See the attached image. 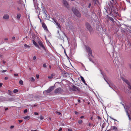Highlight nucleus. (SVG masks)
I'll return each mask as SVG.
<instances>
[{"label": "nucleus", "instance_id": "obj_1", "mask_svg": "<svg viewBox=\"0 0 131 131\" xmlns=\"http://www.w3.org/2000/svg\"><path fill=\"white\" fill-rule=\"evenodd\" d=\"M72 10L75 16L79 18L81 17V15L80 12L76 8H74V7H72Z\"/></svg>", "mask_w": 131, "mask_h": 131}, {"label": "nucleus", "instance_id": "obj_2", "mask_svg": "<svg viewBox=\"0 0 131 131\" xmlns=\"http://www.w3.org/2000/svg\"><path fill=\"white\" fill-rule=\"evenodd\" d=\"M86 28L89 31L90 33L93 32V30L90 24L88 22H86L85 24Z\"/></svg>", "mask_w": 131, "mask_h": 131}, {"label": "nucleus", "instance_id": "obj_3", "mask_svg": "<svg viewBox=\"0 0 131 131\" xmlns=\"http://www.w3.org/2000/svg\"><path fill=\"white\" fill-rule=\"evenodd\" d=\"M70 90H72L75 91H78L80 92V89L78 87L74 85H73L72 87L70 88Z\"/></svg>", "mask_w": 131, "mask_h": 131}, {"label": "nucleus", "instance_id": "obj_4", "mask_svg": "<svg viewBox=\"0 0 131 131\" xmlns=\"http://www.w3.org/2000/svg\"><path fill=\"white\" fill-rule=\"evenodd\" d=\"M63 92V90L61 88L59 87L57 88L54 91V93L55 94H57V93L61 94Z\"/></svg>", "mask_w": 131, "mask_h": 131}, {"label": "nucleus", "instance_id": "obj_5", "mask_svg": "<svg viewBox=\"0 0 131 131\" xmlns=\"http://www.w3.org/2000/svg\"><path fill=\"white\" fill-rule=\"evenodd\" d=\"M55 86V85H54L53 86H50L49 88L47 90L44 91L43 93H44V92H46L47 93H49L54 89Z\"/></svg>", "mask_w": 131, "mask_h": 131}, {"label": "nucleus", "instance_id": "obj_6", "mask_svg": "<svg viewBox=\"0 0 131 131\" xmlns=\"http://www.w3.org/2000/svg\"><path fill=\"white\" fill-rule=\"evenodd\" d=\"M38 43L39 45L40 46V47L42 48L45 51H46V49L45 46L43 45L42 42L40 40H39L38 41Z\"/></svg>", "mask_w": 131, "mask_h": 131}, {"label": "nucleus", "instance_id": "obj_7", "mask_svg": "<svg viewBox=\"0 0 131 131\" xmlns=\"http://www.w3.org/2000/svg\"><path fill=\"white\" fill-rule=\"evenodd\" d=\"M121 78L124 82L128 85V87H129V86H131L130 82L127 80L123 77H122Z\"/></svg>", "mask_w": 131, "mask_h": 131}, {"label": "nucleus", "instance_id": "obj_8", "mask_svg": "<svg viewBox=\"0 0 131 131\" xmlns=\"http://www.w3.org/2000/svg\"><path fill=\"white\" fill-rule=\"evenodd\" d=\"M63 3L64 6L68 9L69 8V5L68 2L65 0H63Z\"/></svg>", "mask_w": 131, "mask_h": 131}, {"label": "nucleus", "instance_id": "obj_9", "mask_svg": "<svg viewBox=\"0 0 131 131\" xmlns=\"http://www.w3.org/2000/svg\"><path fill=\"white\" fill-rule=\"evenodd\" d=\"M42 26L43 27V28H44V29L45 30H46L47 31V32H49V31L48 30V29L47 26H46V25L45 24V23H42Z\"/></svg>", "mask_w": 131, "mask_h": 131}, {"label": "nucleus", "instance_id": "obj_10", "mask_svg": "<svg viewBox=\"0 0 131 131\" xmlns=\"http://www.w3.org/2000/svg\"><path fill=\"white\" fill-rule=\"evenodd\" d=\"M111 129L112 131H118L117 127L115 126H112Z\"/></svg>", "mask_w": 131, "mask_h": 131}, {"label": "nucleus", "instance_id": "obj_11", "mask_svg": "<svg viewBox=\"0 0 131 131\" xmlns=\"http://www.w3.org/2000/svg\"><path fill=\"white\" fill-rule=\"evenodd\" d=\"M53 19V21H54L56 23V24L58 26V27L60 29H61V26L58 23L57 20L54 19V18Z\"/></svg>", "mask_w": 131, "mask_h": 131}, {"label": "nucleus", "instance_id": "obj_12", "mask_svg": "<svg viewBox=\"0 0 131 131\" xmlns=\"http://www.w3.org/2000/svg\"><path fill=\"white\" fill-rule=\"evenodd\" d=\"M112 7L113 9L114 13L116 14H118V13L116 11V10L117 11V9L116 7H114L113 6H112Z\"/></svg>", "mask_w": 131, "mask_h": 131}, {"label": "nucleus", "instance_id": "obj_13", "mask_svg": "<svg viewBox=\"0 0 131 131\" xmlns=\"http://www.w3.org/2000/svg\"><path fill=\"white\" fill-rule=\"evenodd\" d=\"M104 79L106 81V82L109 85L110 83L109 82H110L111 81L110 80H107V77H104Z\"/></svg>", "mask_w": 131, "mask_h": 131}, {"label": "nucleus", "instance_id": "obj_14", "mask_svg": "<svg viewBox=\"0 0 131 131\" xmlns=\"http://www.w3.org/2000/svg\"><path fill=\"white\" fill-rule=\"evenodd\" d=\"M109 85V86L112 89H113V88H115L116 87L113 83H111V82H110Z\"/></svg>", "mask_w": 131, "mask_h": 131}, {"label": "nucleus", "instance_id": "obj_15", "mask_svg": "<svg viewBox=\"0 0 131 131\" xmlns=\"http://www.w3.org/2000/svg\"><path fill=\"white\" fill-rule=\"evenodd\" d=\"M86 49L87 52H88L92 51L91 49L89 47H86Z\"/></svg>", "mask_w": 131, "mask_h": 131}, {"label": "nucleus", "instance_id": "obj_16", "mask_svg": "<svg viewBox=\"0 0 131 131\" xmlns=\"http://www.w3.org/2000/svg\"><path fill=\"white\" fill-rule=\"evenodd\" d=\"M34 6L36 9H37V6H38V4L36 2V0H34Z\"/></svg>", "mask_w": 131, "mask_h": 131}, {"label": "nucleus", "instance_id": "obj_17", "mask_svg": "<svg viewBox=\"0 0 131 131\" xmlns=\"http://www.w3.org/2000/svg\"><path fill=\"white\" fill-rule=\"evenodd\" d=\"M80 78L82 81L86 85H87V84L85 82L84 80V78L82 76L80 77Z\"/></svg>", "mask_w": 131, "mask_h": 131}, {"label": "nucleus", "instance_id": "obj_18", "mask_svg": "<svg viewBox=\"0 0 131 131\" xmlns=\"http://www.w3.org/2000/svg\"><path fill=\"white\" fill-rule=\"evenodd\" d=\"M3 18L4 19H8L9 18V16L8 14L4 15Z\"/></svg>", "mask_w": 131, "mask_h": 131}, {"label": "nucleus", "instance_id": "obj_19", "mask_svg": "<svg viewBox=\"0 0 131 131\" xmlns=\"http://www.w3.org/2000/svg\"><path fill=\"white\" fill-rule=\"evenodd\" d=\"M42 11H43V14H45L46 15H47V14L46 13L45 11H46V10L45 9V7H43L42 6Z\"/></svg>", "mask_w": 131, "mask_h": 131}, {"label": "nucleus", "instance_id": "obj_20", "mask_svg": "<svg viewBox=\"0 0 131 131\" xmlns=\"http://www.w3.org/2000/svg\"><path fill=\"white\" fill-rule=\"evenodd\" d=\"M100 71L101 72V74L103 75V78L104 77H106V74L104 73V72L101 69H100Z\"/></svg>", "mask_w": 131, "mask_h": 131}, {"label": "nucleus", "instance_id": "obj_21", "mask_svg": "<svg viewBox=\"0 0 131 131\" xmlns=\"http://www.w3.org/2000/svg\"><path fill=\"white\" fill-rule=\"evenodd\" d=\"M108 18L109 20H110L112 21L113 23H114V22H115L114 20L113 19L112 17H108Z\"/></svg>", "mask_w": 131, "mask_h": 131}, {"label": "nucleus", "instance_id": "obj_22", "mask_svg": "<svg viewBox=\"0 0 131 131\" xmlns=\"http://www.w3.org/2000/svg\"><path fill=\"white\" fill-rule=\"evenodd\" d=\"M128 110H126L125 111H126V113H127V114L128 116V117L129 119L130 120H131V118H130V116L129 114V113H128Z\"/></svg>", "mask_w": 131, "mask_h": 131}, {"label": "nucleus", "instance_id": "obj_23", "mask_svg": "<svg viewBox=\"0 0 131 131\" xmlns=\"http://www.w3.org/2000/svg\"><path fill=\"white\" fill-rule=\"evenodd\" d=\"M124 107V108L125 109V111L127 110H129V107L127 105H125Z\"/></svg>", "mask_w": 131, "mask_h": 131}, {"label": "nucleus", "instance_id": "obj_24", "mask_svg": "<svg viewBox=\"0 0 131 131\" xmlns=\"http://www.w3.org/2000/svg\"><path fill=\"white\" fill-rule=\"evenodd\" d=\"M30 117L28 115L24 117H23V118L25 119H30Z\"/></svg>", "mask_w": 131, "mask_h": 131}, {"label": "nucleus", "instance_id": "obj_25", "mask_svg": "<svg viewBox=\"0 0 131 131\" xmlns=\"http://www.w3.org/2000/svg\"><path fill=\"white\" fill-rule=\"evenodd\" d=\"M21 16V15L19 13L18 14L17 16V18L18 19H20V18Z\"/></svg>", "mask_w": 131, "mask_h": 131}, {"label": "nucleus", "instance_id": "obj_26", "mask_svg": "<svg viewBox=\"0 0 131 131\" xmlns=\"http://www.w3.org/2000/svg\"><path fill=\"white\" fill-rule=\"evenodd\" d=\"M14 99L13 98H10L8 99L7 100V101H14Z\"/></svg>", "mask_w": 131, "mask_h": 131}, {"label": "nucleus", "instance_id": "obj_27", "mask_svg": "<svg viewBox=\"0 0 131 131\" xmlns=\"http://www.w3.org/2000/svg\"><path fill=\"white\" fill-rule=\"evenodd\" d=\"M62 32L64 36L67 38V39L68 41L69 38L66 35V34L63 31H62Z\"/></svg>", "mask_w": 131, "mask_h": 131}, {"label": "nucleus", "instance_id": "obj_28", "mask_svg": "<svg viewBox=\"0 0 131 131\" xmlns=\"http://www.w3.org/2000/svg\"><path fill=\"white\" fill-rule=\"evenodd\" d=\"M62 32L64 36L67 38V39L68 41L69 38L66 35V34L63 31H62Z\"/></svg>", "mask_w": 131, "mask_h": 131}, {"label": "nucleus", "instance_id": "obj_29", "mask_svg": "<svg viewBox=\"0 0 131 131\" xmlns=\"http://www.w3.org/2000/svg\"><path fill=\"white\" fill-rule=\"evenodd\" d=\"M19 83L21 85H23V82L21 80H19Z\"/></svg>", "mask_w": 131, "mask_h": 131}, {"label": "nucleus", "instance_id": "obj_30", "mask_svg": "<svg viewBox=\"0 0 131 131\" xmlns=\"http://www.w3.org/2000/svg\"><path fill=\"white\" fill-rule=\"evenodd\" d=\"M34 45L36 47L38 48L39 49H40V47L39 46V45H38V44L36 43Z\"/></svg>", "mask_w": 131, "mask_h": 131}, {"label": "nucleus", "instance_id": "obj_31", "mask_svg": "<svg viewBox=\"0 0 131 131\" xmlns=\"http://www.w3.org/2000/svg\"><path fill=\"white\" fill-rule=\"evenodd\" d=\"M36 36L34 34H32V39H34L36 38Z\"/></svg>", "mask_w": 131, "mask_h": 131}, {"label": "nucleus", "instance_id": "obj_32", "mask_svg": "<svg viewBox=\"0 0 131 131\" xmlns=\"http://www.w3.org/2000/svg\"><path fill=\"white\" fill-rule=\"evenodd\" d=\"M30 80L31 82H33L35 80L34 78L32 77H31L30 78Z\"/></svg>", "mask_w": 131, "mask_h": 131}, {"label": "nucleus", "instance_id": "obj_33", "mask_svg": "<svg viewBox=\"0 0 131 131\" xmlns=\"http://www.w3.org/2000/svg\"><path fill=\"white\" fill-rule=\"evenodd\" d=\"M89 59L90 61H92L94 63H95L93 61L92 59L90 57V56H89Z\"/></svg>", "mask_w": 131, "mask_h": 131}, {"label": "nucleus", "instance_id": "obj_34", "mask_svg": "<svg viewBox=\"0 0 131 131\" xmlns=\"http://www.w3.org/2000/svg\"><path fill=\"white\" fill-rule=\"evenodd\" d=\"M8 94L10 95H12V92L10 90H8Z\"/></svg>", "mask_w": 131, "mask_h": 131}, {"label": "nucleus", "instance_id": "obj_35", "mask_svg": "<svg viewBox=\"0 0 131 131\" xmlns=\"http://www.w3.org/2000/svg\"><path fill=\"white\" fill-rule=\"evenodd\" d=\"M13 92L14 93H17V92H18V90L17 89H15L14 90Z\"/></svg>", "mask_w": 131, "mask_h": 131}, {"label": "nucleus", "instance_id": "obj_36", "mask_svg": "<svg viewBox=\"0 0 131 131\" xmlns=\"http://www.w3.org/2000/svg\"><path fill=\"white\" fill-rule=\"evenodd\" d=\"M24 46L26 48H29L30 47V46H29L27 45L26 44H25Z\"/></svg>", "mask_w": 131, "mask_h": 131}, {"label": "nucleus", "instance_id": "obj_37", "mask_svg": "<svg viewBox=\"0 0 131 131\" xmlns=\"http://www.w3.org/2000/svg\"><path fill=\"white\" fill-rule=\"evenodd\" d=\"M105 125H106V123H105V122H104V123L103 124L102 126V128H103L104 127H105Z\"/></svg>", "mask_w": 131, "mask_h": 131}, {"label": "nucleus", "instance_id": "obj_38", "mask_svg": "<svg viewBox=\"0 0 131 131\" xmlns=\"http://www.w3.org/2000/svg\"><path fill=\"white\" fill-rule=\"evenodd\" d=\"M82 122V121L81 120H79L78 121V123L79 124H81Z\"/></svg>", "mask_w": 131, "mask_h": 131}, {"label": "nucleus", "instance_id": "obj_39", "mask_svg": "<svg viewBox=\"0 0 131 131\" xmlns=\"http://www.w3.org/2000/svg\"><path fill=\"white\" fill-rule=\"evenodd\" d=\"M55 112L57 114L59 115H60L61 114L60 112H58L57 111H56Z\"/></svg>", "mask_w": 131, "mask_h": 131}, {"label": "nucleus", "instance_id": "obj_40", "mask_svg": "<svg viewBox=\"0 0 131 131\" xmlns=\"http://www.w3.org/2000/svg\"><path fill=\"white\" fill-rule=\"evenodd\" d=\"M64 53H65V54L66 55V56H67V58H68V59L69 60V57L67 56V54H66V51H65V49H64Z\"/></svg>", "mask_w": 131, "mask_h": 131}, {"label": "nucleus", "instance_id": "obj_41", "mask_svg": "<svg viewBox=\"0 0 131 131\" xmlns=\"http://www.w3.org/2000/svg\"><path fill=\"white\" fill-rule=\"evenodd\" d=\"M92 51L88 52V55L89 56H91V55H92Z\"/></svg>", "mask_w": 131, "mask_h": 131}, {"label": "nucleus", "instance_id": "obj_42", "mask_svg": "<svg viewBox=\"0 0 131 131\" xmlns=\"http://www.w3.org/2000/svg\"><path fill=\"white\" fill-rule=\"evenodd\" d=\"M32 43L34 45H35V44L36 43L35 40H32Z\"/></svg>", "mask_w": 131, "mask_h": 131}, {"label": "nucleus", "instance_id": "obj_43", "mask_svg": "<svg viewBox=\"0 0 131 131\" xmlns=\"http://www.w3.org/2000/svg\"><path fill=\"white\" fill-rule=\"evenodd\" d=\"M44 118V117L43 116L41 115L40 116V119L41 120H42Z\"/></svg>", "mask_w": 131, "mask_h": 131}, {"label": "nucleus", "instance_id": "obj_44", "mask_svg": "<svg viewBox=\"0 0 131 131\" xmlns=\"http://www.w3.org/2000/svg\"><path fill=\"white\" fill-rule=\"evenodd\" d=\"M43 66L44 68H46L47 66L46 64V63L44 64H43Z\"/></svg>", "mask_w": 131, "mask_h": 131}, {"label": "nucleus", "instance_id": "obj_45", "mask_svg": "<svg viewBox=\"0 0 131 131\" xmlns=\"http://www.w3.org/2000/svg\"><path fill=\"white\" fill-rule=\"evenodd\" d=\"M110 118L111 119H112V120H113L114 121H117L116 120L114 119V118H112V117H111V116H110Z\"/></svg>", "mask_w": 131, "mask_h": 131}, {"label": "nucleus", "instance_id": "obj_46", "mask_svg": "<svg viewBox=\"0 0 131 131\" xmlns=\"http://www.w3.org/2000/svg\"><path fill=\"white\" fill-rule=\"evenodd\" d=\"M48 78L49 79H51L52 78V77L51 76H48Z\"/></svg>", "mask_w": 131, "mask_h": 131}, {"label": "nucleus", "instance_id": "obj_47", "mask_svg": "<svg viewBox=\"0 0 131 131\" xmlns=\"http://www.w3.org/2000/svg\"><path fill=\"white\" fill-rule=\"evenodd\" d=\"M27 112V109H25L24 111V113H26Z\"/></svg>", "mask_w": 131, "mask_h": 131}, {"label": "nucleus", "instance_id": "obj_48", "mask_svg": "<svg viewBox=\"0 0 131 131\" xmlns=\"http://www.w3.org/2000/svg\"><path fill=\"white\" fill-rule=\"evenodd\" d=\"M36 78L37 79H38L39 78V75L38 74H36Z\"/></svg>", "mask_w": 131, "mask_h": 131}, {"label": "nucleus", "instance_id": "obj_49", "mask_svg": "<svg viewBox=\"0 0 131 131\" xmlns=\"http://www.w3.org/2000/svg\"><path fill=\"white\" fill-rule=\"evenodd\" d=\"M126 49V50H127V49L128 50V51H127V52H128V51H129L130 50V48H127H127Z\"/></svg>", "mask_w": 131, "mask_h": 131}, {"label": "nucleus", "instance_id": "obj_50", "mask_svg": "<svg viewBox=\"0 0 131 131\" xmlns=\"http://www.w3.org/2000/svg\"><path fill=\"white\" fill-rule=\"evenodd\" d=\"M35 97L36 99L39 98V97L38 96H35Z\"/></svg>", "mask_w": 131, "mask_h": 131}, {"label": "nucleus", "instance_id": "obj_51", "mask_svg": "<svg viewBox=\"0 0 131 131\" xmlns=\"http://www.w3.org/2000/svg\"><path fill=\"white\" fill-rule=\"evenodd\" d=\"M34 114L36 115H37L38 114V113L36 112H35L34 113Z\"/></svg>", "mask_w": 131, "mask_h": 131}, {"label": "nucleus", "instance_id": "obj_52", "mask_svg": "<svg viewBox=\"0 0 131 131\" xmlns=\"http://www.w3.org/2000/svg\"><path fill=\"white\" fill-rule=\"evenodd\" d=\"M63 74H67V72H66V71H64L63 72Z\"/></svg>", "mask_w": 131, "mask_h": 131}, {"label": "nucleus", "instance_id": "obj_53", "mask_svg": "<svg viewBox=\"0 0 131 131\" xmlns=\"http://www.w3.org/2000/svg\"><path fill=\"white\" fill-rule=\"evenodd\" d=\"M8 79V77H6L4 79L5 80H6Z\"/></svg>", "mask_w": 131, "mask_h": 131}, {"label": "nucleus", "instance_id": "obj_54", "mask_svg": "<svg viewBox=\"0 0 131 131\" xmlns=\"http://www.w3.org/2000/svg\"><path fill=\"white\" fill-rule=\"evenodd\" d=\"M97 118L98 119H101V118L100 116H97Z\"/></svg>", "mask_w": 131, "mask_h": 131}, {"label": "nucleus", "instance_id": "obj_55", "mask_svg": "<svg viewBox=\"0 0 131 131\" xmlns=\"http://www.w3.org/2000/svg\"><path fill=\"white\" fill-rule=\"evenodd\" d=\"M72 130V129L71 128H69L68 129V131H71Z\"/></svg>", "mask_w": 131, "mask_h": 131}, {"label": "nucleus", "instance_id": "obj_56", "mask_svg": "<svg viewBox=\"0 0 131 131\" xmlns=\"http://www.w3.org/2000/svg\"><path fill=\"white\" fill-rule=\"evenodd\" d=\"M36 58V57L35 56H34L33 57V59L35 60Z\"/></svg>", "mask_w": 131, "mask_h": 131}, {"label": "nucleus", "instance_id": "obj_57", "mask_svg": "<svg viewBox=\"0 0 131 131\" xmlns=\"http://www.w3.org/2000/svg\"><path fill=\"white\" fill-rule=\"evenodd\" d=\"M23 120H18V121L19 122V123H21L22 122H23Z\"/></svg>", "mask_w": 131, "mask_h": 131}, {"label": "nucleus", "instance_id": "obj_58", "mask_svg": "<svg viewBox=\"0 0 131 131\" xmlns=\"http://www.w3.org/2000/svg\"><path fill=\"white\" fill-rule=\"evenodd\" d=\"M37 9H37V10H39L40 8H39V7H38V6H37Z\"/></svg>", "mask_w": 131, "mask_h": 131}, {"label": "nucleus", "instance_id": "obj_59", "mask_svg": "<svg viewBox=\"0 0 131 131\" xmlns=\"http://www.w3.org/2000/svg\"><path fill=\"white\" fill-rule=\"evenodd\" d=\"M75 113L76 114H79L78 112H77L76 111H75Z\"/></svg>", "mask_w": 131, "mask_h": 131}, {"label": "nucleus", "instance_id": "obj_60", "mask_svg": "<svg viewBox=\"0 0 131 131\" xmlns=\"http://www.w3.org/2000/svg\"><path fill=\"white\" fill-rule=\"evenodd\" d=\"M91 4L90 3L89 4V5H88V7L89 8H90L91 7Z\"/></svg>", "mask_w": 131, "mask_h": 131}, {"label": "nucleus", "instance_id": "obj_61", "mask_svg": "<svg viewBox=\"0 0 131 131\" xmlns=\"http://www.w3.org/2000/svg\"><path fill=\"white\" fill-rule=\"evenodd\" d=\"M14 127V126H10V129H12Z\"/></svg>", "mask_w": 131, "mask_h": 131}, {"label": "nucleus", "instance_id": "obj_62", "mask_svg": "<svg viewBox=\"0 0 131 131\" xmlns=\"http://www.w3.org/2000/svg\"><path fill=\"white\" fill-rule=\"evenodd\" d=\"M14 75L15 76H17L18 75L17 74H14Z\"/></svg>", "mask_w": 131, "mask_h": 131}, {"label": "nucleus", "instance_id": "obj_63", "mask_svg": "<svg viewBox=\"0 0 131 131\" xmlns=\"http://www.w3.org/2000/svg\"><path fill=\"white\" fill-rule=\"evenodd\" d=\"M54 75L53 73H52L51 74V76H52V77H53L54 76Z\"/></svg>", "mask_w": 131, "mask_h": 131}, {"label": "nucleus", "instance_id": "obj_64", "mask_svg": "<svg viewBox=\"0 0 131 131\" xmlns=\"http://www.w3.org/2000/svg\"><path fill=\"white\" fill-rule=\"evenodd\" d=\"M129 67L131 69V64H129Z\"/></svg>", "mask_w": 131, "mask_h": 131}]
</instances>
